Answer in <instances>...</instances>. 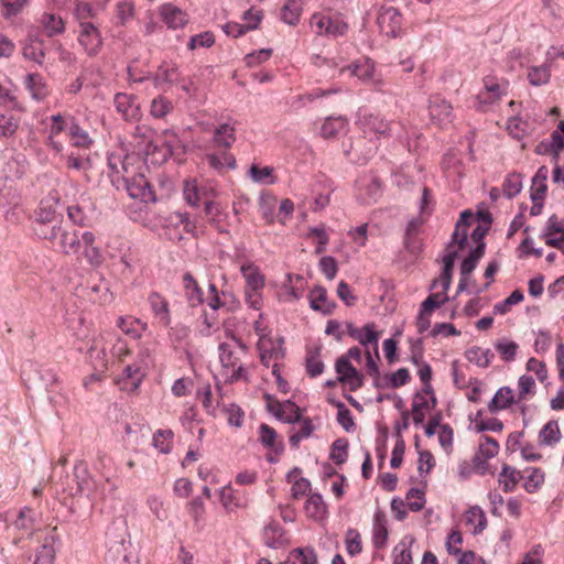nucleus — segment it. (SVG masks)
<instances>
[{"label": "nucleus", "mask_w": 564, "mask_h": 564, "mask_svg": "<svg viewBox=\"0 0 564 564\" xmlns=\"http://www.w3.org/2000/svg\"><path fill=\"white\" fill-rule=\"evenodd\" d=\"M122 176L120 186H122L131 198L140 199L144 203H155L156 196L153 187L145 176L141 173L130 175L126 162H121Z\"/></svg>", "instance_id": "obj_1"}, {"label": "nucleus", "mask_w": 564, "mask_h": 564, "mask_svg": "<svg viewBox=\"0 0 564 564\" xmlns=\"http://www.w3.org/2000/svg\"><path fill=\"white\" fill-rule=\"evenodd\" d=\"M219 359L223 368L226 370V382H235L238 380H248V372L240 364V358L236 351L227 343H221L218 346Z\"/></svg>", "instance_id": "obj_2"}, {"label": "nucleus", "mask_w": 564, "mask_h": 564, "mask_svg": "<svg viewBox=\"0 0 564 564\" xmlns=\"http://www.w3.org/2000/svg\"><path fill=\"white\" fill-rule=\"evenodd\" d=\"M311 25L318 29L317 35H345L348 31V24L343 20L339 14H322L314 13L311 18Z\"/></svg>", "instance_id": "obj_3"}, {"label": "nucleus", "mask_w": 564, "mask_h": 564, "mask_svg": "<svg viewBox=\"0 0 564 564\" xmlns=\"http://www.w3.org/2000/svg\"><path fill=\"white\" fill-rule=\"evenodd\" d=\"M106 561L108 564H139V556L130 541L121 540L108 549Z\"/></svg>", "instance_id": "obj_4"}, {"label": "nucleus", "mask_w": 564, "mask_h": 564, "mask_svg": "<svg viewBox=\"0 0 564 564\" xmlns=\"http://www.w3.org/2000/svg\"><path fill=\"white\" fill-rule=\"evenodd\" d=\"M243 23L228 22L221 26L226 35H243L246 32L253 31L262 20L260 11L247 10L242 15Z\"/></svg>", "instance_id": "obj_5"}, {"label": "nucleus", "mask_w": 564, "mask_h": 564, "mask_svg": "<svg viewBox=\"0 0 564 564\" xmlns=\"http://www.w3.org/2000/svg\"><path fill=\"white\" fill-rule=\"evenodd\" d=\"M359 124L366 135L382 138L390 135L391 132V122L373 113L360 116Z\"/></svg>", "instance_id": "obj_6"}, {"label": "nucleus", "mask_w": 564, "mask_h": 564, "mask_svg": "<svg viewBox=\"0 0 564 564\" xmlns=\"http://www.w3.org/2000/svg\"><path fill=\"white\" fill-rule=\"evenodd\" d=\"M87 359L89 360L94 370L98 373H93V378L98 379L108 368V357L106 345L101 338H94L90 347L87 350Z\"/></svg>", "instance_id": "obj_7"}, {"label": "nucleus", "mask_w": 564, "mask_h": 564, "mask_svg": "<svg viewBox=\"0 0 564 564\" xmlns=\"http://www.w3.org/2000/svg\"><path fill=\"white\" fill-rule=\"evenodd\" d=\"M429 115L431 120L442 126L452 121V105L441 96H432L429 99Z\"/></svg>", "instance_id": "obj_8"}, {"label": "nucleus", "mask_w": 564, "mask_h": 564, "mask_svg": "<svg viewBox=\"0 0 564 564\" xmlns=\"http://www.w3.org/2000/svg\"><path fill=\"white\" fill-rule=\"evenodd\" d=\"M115 107L124 120L133 121L141 117L140 105L133 95L118 93L113 100Z\"/></svg>", "instance_id": "obj_9"}, {"label": "nucleus", "mask_w": 564, "mask_h": 564, "mask_svg": "<svg viewBox=\"0 0 564 564\" xmlns=\"http://www.w3.org/2000/svg\"><path fill=\"white\" fill-rule=\"evenodd\" d=\"M149 77L153 80V85L156 88H161L163 90H165L166 87L182 82L178 68L166 63L160 65L158 70L154 74L149 75Z\"/></svg>", "instance_id": "obj_10"}, {"label": "nucleus", "mask_w": 564, "mask_h": 564, "mask_svg": "<svg viewBox=\"0 0 564 564\" xmlns=\"http://www.w3.org/2000/svg\"><path fill=\"white\" fill-rule=\"evenodd\" d=\"M74 17L78 21L80 26L79 35H90L91 31L99 32L93 19L96 17L95 9L87 2H77L74 9Z\"/></svg>", "instance_id": "obj_11"}, {"label": "nucleus", "mask_w": 564, "mask_h": 564, "mask_svg": "<svg viewBox=\"0 0 564 564\" xmlns=\"http://www.w3.org/2000/svg\"><path fill=\"white\" fill-rule=\"evenodd\" d=\"M236 122L228 120L218 124L213 133L212 143L215 148L229 150L236 142Z\"/></svg>", "instance_id": "obj_12"}, {"label": "nucleus", "mask_w": 564, "mask_h": 564, "mask_svg": "<svg viewBox=\"0 0 564 564\" xmlns=\"http://www.w3.org/2000/svg\"><path fill=\"white\" fill-rule=\"evenodd\" d=\"M56 246L65 254H78L82 249V241L79 239V230L69 229L63 226Z\"/></svg>", "instance_id": "obj_13"}, {"label": "nucleus", "mask_w": 564, "mask_h": 564, "mask_svg": "<svg viewBox=\"0 0 564 564\" xmlns=\"http://www.w3.org/2000/svg\"><path fill=\"white\" fill-rule=\"evenodd\" d=\"M162 21L171 30L183 28L187 23V14L172 3H164L160 7Z\"/></svg>", "instance_id": "obj_14"}, {"label": "nucleus", "mask_w": 564, "mask_h": 564, "mask_svg": "<svg viewBox=\"0 0 564 564\" xmlns=\"http://www.w3.org/2000/svg\"><path fill=\"white\" fill-rule=\"evenodd\" d=\"M23 84L31 97L36 101H42L50 95L47 83L43 76L37 73L26 74Z\"/></svg>", "instance_id": "obj_15"}, {"label": "nucleus", "mask_w": 564, "mask_h": 564, "mask_svg": "<svg viewBox=\"0 0 564 564\" xmlns=\"http://www.w3.org/2000/svg\"><path fill=\"white\" fill-rule=\"evenodd\" d=\"M310 306L312 310L321 312L324 315H330L336 307V303L328 301L327 291L324 286L316 285L310 293Z\"/></svg>", "instance_id": "obj_16"}, {"label": "nucleus", "mask_w": 564, "mask_h": 564, "mask_svg": "<svg viewBox=\"0 0 564 564\" xmlns=\"http://www.w3.org/2000/svg\"><path fill=\"white\" fill-rule=\"evenodd\" d=\"M379 338L380 334L379 332L376 330V324L367 323L364 327L359 329L358 337H355L354 339L357 340L361 346L366 347V350L372 349L375 357L377 359H380Z\"/></svg>", "instance_id": "obj_17"}, {"label": "nucleus", "mask_w": 564, "mask_h": 564, "mask_svg": "<svg viewBox=\"0 0 564 564\" xmlns=\"http://www.w3.org/2000/svg\"><path fill=\"white\" fill-rule=\"evenodd\" d=\"M240 272L246 279V289L251 291H260L264 286V275L261 274L259 268L250 262H243L240 267Z\"/></svg>", "instance_id": "obj_18"}, {"label": "nucleus", "mask_w": 564, "mask_h": 564, "mask_svg": "<svg viewBox=\"0 0 564 564\" xmlns=\"http://www.w3.org/2000/svg\"><path fill=\"white\" fill-rule=\"evenodd\" d=\"M57 528H53L44 538V541L36 552L34 564H52L55 557L54 544L57 540Z\"/></svg>", "instance_id": "obj_19"}, {"label": "nucleus", "mask_w": 564, "mask_h": 564, "mask_svg": "<svg viewBox=\"0 0 564 564\" xmlns=\"http://www.w3.org/2000/svg\"><path fill=\"white\" fill-rule=\"evenodd\" d=\"M499 452V443L491 436L482 435L479 444V453L484 457L481 459L478 455L474 457L476 468H486L487 459L495 457Z\"/></svg>", "instance_id": "obj_20"}, {"label": "nucleus", "mask_w": 564, "mask_h": 564, "mask_svg": "<svg viewBox=\"0 0 564 564\" xmlns=\"http://www.w3.org/2000/svg\"><path fill=\"white\" fill-rule=\"evenodd\" d=\"M518 402V400H514L513 390L510 387H501L489 401L488 410L490 413H497L498 411L506 410L513 403Z\"/></svg>", "instance_id": "obj_21"}, {"label": "nucleus", "mask_w": 564, "mask_h": 564, "mask_svg": "<svg viewBox=\"0 0 564 564\" xmlns=\"http://www.w3.org/2000/svg\"><path fill=\"white\" fill-rule=\"evenodd\" d=\"M149 303L153 314L160 319L163 326H170L171 314L167 301L158 292H152L149 295Z\"/></svg>", "instance_id": "obj_22"}, {"label": "nucleus", "mask_w": 564, "mask_h": 564, "mask_svg": "<svg viewBox=\"0 0 564 564\" xmlns=\"http://www.w3.org/2000/svg\"><path fill=\"white\" fill-rule=\"evenodd\" d=\"M143 379L141 368L137 365H127L123 369L122 378L119 380L121 389L128 391L137 390Z\"/></svg>", "instance_id": "obj_23"}, {"label": "nucleus", "mask_w": 564, "mask_h": 564, "mask_svg": "<svg viewBox=\"0 0 564 564\" xmlns=\"http://www.w3.org/2000/svg\"><path fill=\"white\" fill-rule=\"evenodd\" d=\"M322 347H310L306 350L305 368L310 377L316 378L324 372L325 365L321 360Z\"/></svg>", "instance_id": "obj_24"}, {"label": "nucleus", "mask_w": 564, "mask_h": 564, "mask_svg": "<svg viewBox=\"0 0 564 564\" xmlns=\"http://www.w3.org/2000/svg\"><path fill=\"white\" fill-rule=\"evenodd\" d=\"M205 160L213 170L220 173L224 172L225 169L235 170L237 167L236 158L228 151H224L220 155L207 153Z\"/></svg>", "instance_id": "obj_25"}, {"label": "nucleus", "mask_w": 564, "mask_h": 564, "mask_svg": "<svg viewBox=\"0 0 564 564\" xmlns=\"http://www.w3.org/2000/svg\"><path fill=\"white\" fill-rule=\"evenodd\" d=\"M424 224V219L420 216L412 218L405 228L404 238H403V245L404 248L415 254L419 252V246L414 241V237L419 234L421 227Z\"/></svg>", "instance_id": "obj_26"}, {"label": "nucleus", "mask_w": 564, "mask_h": 564, "mask_svg": "<svg viewBox=\"0 0 564 564\" xmlns=\"http://www.w3.org/2000/svg\"><path fill=\"white\" fill-rule=\"evenodd\" d=\"M185 295L191 306L195 307L204 302L203 291L192 273L183 275Z\"/></svg>", "instance_id": "obj_27"}, {"label": "nucleus", "mask_w": 564, "mask_h": 564, "mask_svg": "<svg viewBox=\"0 0 564 564\" xmlns=\"http://www.w3.org/2000/svg\"><path fill=\"white\" fill-rule=\"evenodd\" d=\"M305 511L310 518L315 520L324 519L327 513V506L322 495L312 494L306 500Z\"/></svg>", "instance_id": "obj_28"}, {"label": "nucleus", "mask_w": 564, "mask_h": 564, "mask_svg": "<svg viewBox=\"0 0 564 564\" xmlns=\"http://www.w3.org/2000/svg\"><path fill=\"white\" fill-rule=\"evenodd\" d=\"M521 478V473L514 467L507 464L502 465V469L499 474V484L502 486L505 492L513 491Z\"/></svg>", "instance_id": "obj_29"}, {"label": "nucleus", "mask_w": 564, "mask_h": 564, "mask_svg": "<svg viewBox=\"0 0 564 564\" xmlns=\"http://www.w3.org/2000/svg\"><path fill=\"white\" fill-rule=\"evenodd\" d=\"M347 69L350 72L351 75L362 79L367 80L371 78L375 69V65L371 62L370 58L364 57L361 59H358L354 62L351 65L347 67ZM346 67H340V73L345 72Z\"/></svg>", "instance_id": "obj_30"}, {"label": "nucleus", "mask_w": 564, "mask_h": 564, "mask_svg": "<svg viewBox=\"0 0 564 564\" xmlns=\"http://www.w3.org/2000/svg\"><path fill=\"white\" fill-rule=\"evenodd\" d=\"M284 530L278 523H270L263 530V542L271 549H280L284 544Z\"/></svg>", "instance_id": "obj_31"}, {"label": "nucleus", "mask_w": 564, "mask_h": 564, "mask_svg": "<svg viewBox=\"0 0 564 564\" xmlns=\"http://www.w3.org/2000/svg\"><path fill=\"white\" fill-rule=\"evenodd\" d=\"M486 243L473 248L460 264V275L468 276L476 269L479 260L484 257Z\"/></svg>", "instance_id": "obj_32"}, {"label": "nucleus", "mask_w": 564, "mask_h": 564, "mask_svg": "<svg viewBox=\"0 0 564 564\" xmlns=\"http://www.w3.org/2000/svg\"><path fill=\"white\" fill-rule=\"evenodd\" d=\"M539 440L541 445L553 446L561 441V431L557 421H549L540 431Z\"/></svg>", "instance_id": "obj_33"}, {"label": "nucleus", "mask_w": 564, "mask_h": 564, "mask_svg": "<svg viewBox=\"0 0 564 564\" xmlns=\"http://www.w3.org/2000/svg\"><path fill=\"white\" fill-rule=\"evenodd\" d=\"M465 357L469 362L480 368H487L494 358V354L489 348L482 349L478 346H473L465 351Z\"/></svg>", "instance_id": "obj_34"}, {"label": "nucleus", "mask_w": 564, "mask_h": 564, "mask_svg": "<svg viewBox=\"0 0 564 564\" xmlns=\"http://www.w3.org/2000/svg\"><path fill=\"white\" fill-rule=\"evenodd\" d=\"M55 221H61L58 215L56 214L55 207L47 202H41L37 209L35 210V217L33 220V226L52 224Z\"/></svg>", "instance_id": "obj_35"}, {"label": "nucleus", "mask_w": 564, "mask_h": 564, "mask_svg": "<svg viewBox=\"0 0 564 564\" xmlns=\"http://www.w3.org/2000/svg\"><path fill=\"white\" fill-rule=\"evenodd\" d=\"M347 126V120L339 117H328L321 128V135L324 139L335 138L339 132L344 131Z\"/></svg>", "instance_id": "obj_36"}, {"label": "nucleus", "mask_w": 564, "mask_h": 564, "mask_svg": "<svg viewBox=\"0 0 564 564\" xmlns=\"http://www.w3.org/2000/svg\"><path fill=\"white\" fill-rule=\"evenodd\" d=\"M302 13V2L300 0H288L281 8V20L290 25H295L300 21Z\"/></svg>", "instance_id": "obj_37"}, {"label": "nucleus", "mask_w": 564, "mask_h": 564, "mask_svg": "<svg viewBox=\"0 0 564 564\" xmlns=\"http://www.w3.org/2000/svg\"><path fill=\"white\" fill-rule=\"evenodd\" d=\"M388 540L387 519L384 513L378 511L373 519V543L376 547H382Z\"/></svg>", "instance_id": "obj_38"}, {"label": "nucleus", "mask_w": 564, "mask_h": 564, "mask_svg": "<svg viewBox=\"0 0 564 564\" xmlns=\"http://www.w3.org/2000/svg\"><path fill=\"white\" fill-rule=\"evenodd\" d=\"M63 229L62 220L52 224L33 226L34 234L41 239H47L56 245L61 230Z\"/></svg>", "instance_id": "obj_39"}, {"label": "nucleus", "mask_w": 564, "mask_h": 564, "mask_svg": "<svg viewBox=\"0 0 564 564\" xmlns=\"http://www.w3.org/2000/svg\"><path fill=\"white\" fill-rule=\"evenodd\" d=\"M551 66L550 64H542L539 66H531L528 69V80L532 86H542L550 82Z\"/></svg>", "instance_id": "obj_40"}, {"label": "nucleus", "mask_w": 564, "mask_h": 564, "mask_svg": "<svg viewBox=\"0 0 564 564\" xmlns=\"http://www.w3.org/2000/svg\"><path fill=\"white\" fill-rule=\"evenodd\" d=\"M466 523L474 525V534L481 533L487 527L486 514L478 506L470 507L466 513Z\"/></svg>", "instance_id": "obj_41"}, {"label": "nucleus", "mask_w": 564, "mask_h": 564, "mask_svg": "<svg viewBox=\"0 0 564 564\" xmlns=\"http://www.w3.org/2000/svg\"><path fill=\"white\" fill-rule=\"evenodd\" d=\"M412 419L415 426H420L425 420V410H430V402L422 393H414L412 401Z\"/></svg>", "instance_id": "obj_42"}, {"label": "nucleus", "mask_w": 564, "mask_h": 564, "mask_svg": "<svg viewBox=\"0 0 564 564\" xmlns=\"http://www.w3.org/2000/svg\"><path fill=\"white\" fill-rule=\"evenodd\" d=\"M68 133L72 139L73 145L77 148H89L93 143L88 132L84 130L75 119H72V122L68 128Z\"/></svg>", "instance_id": "obj_43"}, {"label": "nucleus", "mask_w": 564, "mask_h": 564, "mask_svg": "<svg viewBox=\"0 0 564 564\" xmlns=\"http://www.w3.org/2000/svg\"><path fill=\"white\" fill-rule=\"evenodd\" d=\"M183 195L186 203L191 206H198L200 200L208 198V192L206 189L197 187L194 182L189 181L184 183Z\"/></svg>", "instance_id": "obj_44"}, {"label": "nucleus", "mask_w": 564, "mask_h": 564, "mask_svg": "<svg viewBox=\"0 0 564 564\" xmlns=\"http://www.w3.org/2000/svg\"><path fill=\"white\" fill-rule=\"evenodd\" d=\"M41 23L44 30L47 32V35H54L57 33H63L65 31V23L63 19L55 13H43L41 18Z\"/></svg>", "instance_id": "obj_45"}, {"label": "nucleus", "mask_w": 564, "mask_h": 564, "mask_svg": "<svg viewBox=\"0 0 564 564\" xmlns=\"http://www.w3.org/2000/svg\"><path fill=\"white\" fill-rule=\"evenodd\" d=\"M348 446L349 443L346 438H337L330 446L329 458L336 465H343L348 458Z\"/></svg>", "instance_id": "obj_46"}, {"label": "nucleus", "mask_w": 564, "mask_h": 564, "mask_svg": "<svg viewBox=\"0 0 564 564\" xmlns=\"http://www.w3.org/2000/svg\"><path fill=\"white\" fill-rule=\"evenodd\" d=\"M521 189H522V175L519 173L509 174L502 184L503 195L507 198H513L521 192Z\"/></svg>", "instance_id": "obj_47"}, {"label": "nucleus", "mask_w": 564, "mask_h": 564, "mask_svg": "<svg viewBox=\"0 0 564 564\" xmlns=\"http://www.w3.org/2000/svg\"><path fill=\"white\" fill-rule=\"evenodd\" d=\"M524 299L523 292L521 290H514L507 299L503 301L496 303L494 305V314L505 315L507 314L512 305L519 304Z\"/></svg>", "instance_id": "obj_48"}, {"label": "nucleus", "mask_w": 564, "mask_h": 564, "mask_svg": "<svg viewBox=\"0 0 564 564\" xmlns=\"http://www.w3.org/2000/svg\"><path fill=\"white\" fill-rule=\"evenodd\" d=\"M259 441L264 447L274 448L278 454L283 451V445H280L279 448H275L276 432L273 427L262 423L259 427Z\"/></svg>", "instance_id": "obj_49"}, {"label": "nucleus", "mask_w": 564, "mask_h": 564, "mask_svg": "<svg viewBox=\"0 0 564 564\" xmlns=\"http://www.w3.org/2000/svg\"><path fill=\"white\" fill-rule=\"evenodd\" d=\"M164 135L166 137V139L161 144V147H162L161 155H160V158H155V160L158 162H166L169 160V158H171L174 154L175 149L180 144V140L176 137V134L170 133L169 130H165Z\"/></svg>", "instance_id": "obj_50"}, {"label": "nucleus", "mask_w": 564, "mask_h": 564, "mask_svg": "<svg viewBox=\"0 0 564 564\" xmlns=\"http://www.w3.org/2000/svg\"><path fill=\"white\" fill-rule=\"evenodd\" d=\"M405 499L408 500L406 506L412 512L421 511L426 502L424 491L414 487L408 490Z\"/></svg>", "instance_id": "obj_51"}, {"label": "nucleus", "mask_w": 564, "mask_h": 564, "mask_svg": "<svg viewBox=\"0 0 564 564\" xmlns=\"http://www.w3.org/2000/svg\"><path fill=\"white\" fill-rule=\"evenodd\" d=\"M37 39L39 37H30V43L23 45L22 52L25 58L36 63H42V59L44 58V51L42 48V43L39 42Z\"/></svg>", "instance_id": "obj_52"}, {"label": "nucleus", "mask_w": 564, "mask_h": 564, "mask_svg": "<svg viewBox=\"0 0 564 564\" xmlns=\"http://www.w3.org/2000/svg\"><path fill=\"white\" fill-rule=\"evenodd\" d=\"M313 431L314 425L312 423V420L310 417H304L302 420L301 429L297 432L293 433L289 438L291 447L297 448L301 441L310 437Z\"/></svg>", "instance_id": "obj_53"}, {"label": "nucleus", "mask_w": 564, "mask_h": 564, "mask_svg": "<svg viewBox=\"0 0 564 564\" xmlns=\"http://www.w3.org/2000/svg\"><path fill=\"white\" fill-rule=\"evenodd\" d=\"M527 471H530V474L527 477L523 487L529 494H533L544 482V471L538 467L528 468Z\"/></svg>", "instance_id": "obj_54"}, {"label": "nucleus", "mask_w": 564, "mask_h": 564, "mask_svg": "<svg viewBox=\"0 0 564 564\" xmlns=\"http://www.w3.org/2000/svg\"><path fill=\"white\" fill-rule=\"evenodd\" d=\"M272 167H259L257 164H252L249 170L251 178L257 183L274 184L275 178L272 176Z\"/></svg>", "instance_id": "obj_55"}, {"label": "nucleus", "mask_w": 564, "mask_h": 564, "mask_svg": "<svg viewBox=\"0 0 564 564\" xmlns=\"http://www.w3.org/2000/svg\"><path fill=\"white\" fill-rule=\"evenodd\" d=\"M495 348L501 355V358L509 362L516 358L519 346L517 343L503 338L495 344Z\"/></svg>", "instance_id": "obj_56"}, {"label": "nucleus", "mask_w": 564, "mask_h": 564, "mask_svg": "<svg viewBox=\"0 0 564 564\" xmlns=\"http://www.w3.org/2000/svg\"><path fill=\"white\" fill-rule=\"evenodd\" d=\"M173 432L171 430H158L153 435V445L161 453L167 454L171 451V440Z\"/></svg>", "instance_id": "obj_57"}, {"label": "nucleus", "mask_w": 564, "mask_h": 564, "mask_svg": "<svg viewBox=\"0 0 564 564\" xmlns=\"http://www.w3.org/2000/svg\"><path fill=\"white\" fill-rule=\"evenodd\" d=\"M345 544L347 553L351 556H355L362 551L360 534L355 529H349L347 531Z\"/></svg>", "instance_id": "obj_58"}, {"label": "nucleus", "mask_w": 564, "mask_h": 564, "mask_svg": "<svg viewBox=\"0 0 564 564\" xmlns=\"http://www.w3.org/2000/svg\"><path fill=\"white\" fill-rule=\"evenodd\" d=\"M33 513L34 511L31 508L24 507L20 510L17 519L13 522V527L17 530H32L33 528Z\"/></svg>", "instance_id": "obj_59"}, {"label": "nucleus", "mask_w": 564, "mask_h": 564, "mask_svg": "<svg viewBox=\"0 0 564 564\" xmlns=\"http://www.w3.org/2000/svg\"><path fill=\"white\" fill-rule=\"evenodd\" d=\"M335 370L338 373L337 380L345 382L348 377L356 373V368L351 365L346 357H338L335 362Z\"/></svg>", "instance_id": "obj_60"}, {"label": "nucleus", "mask_w": 564, "mask_h": 564, "mask_svg": "<svg viewBox=\"0 0 564 564\" xmlns=\"http://www.w3.org/2000/svg\"><path fill=\"white\" fill-rule=\"evenodd\" d=\"M268 356L274 360H281L285 357L284 338L282 336L275 340L268 337Z\"/></svg>", "instance_id": "obj_61"}, {"label": "nucleus", "mask_w": 564, "mask_h": 564, "mask_svg": "<svg viewBox=\"0 0 564 564\" xmlns=\"http://www.w3.org/2000/svg\"><path fill=\"white\" fill-rule=\"evenodd\" d=\"M313 63L316 66L328 65L330 67H339L340 64L345 61L344 57L338 56L335 57L332 55L329 51L321 52L319 54H315L313 57Z\"/></svg>", "instance_id": "obj_62"}, {"label": "nucleus", "mask_w": 564, "mask_h": 564, "mask_svg": "<svg viewBox=\"0 0 564 564\" xmlns=\"http://www.w3.org/2000/svg\"><path fill=\"white\" fill-rule=\"evenodd\" d=\"M389 387L392 389L405 386L411 380L410 372L406 368H400L395 372L387 376Z\"/></svg>", "instance_id": "obj_63"}, {"label": "nucleus", "mask_w": 564, "mask_h": 564, "mask_svg": "<svg viewBox=\"0 0 564 564\" xmlns=\"http://www.w3.org/2000/svg\"><path fill=\"white\" fill-rule=\"evenodd\" d=\"M291 554L301 562V564H317V555L313 547H296Z\"/></svg>", "instance_id": "obj_64"}]
</instances>
